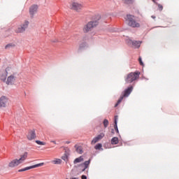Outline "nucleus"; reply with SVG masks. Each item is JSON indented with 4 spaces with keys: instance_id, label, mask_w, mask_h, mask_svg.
<instances>
[{
    "instance_id": "obj_1",
    "label": "nucleus",
    "mask_w": 179,
    "mask_h": 179,
    "mask_svg": "<svg viewBox=\"0 0 179 179\" xmlns=\"http://www.w3.org/2000/svg\"><path fill=\"white\" fill-rule=\"evenodd\" d=\"M139 75H141V73L138 71L129 73L124 77V81L127 84L134 83L135 80L139 79Z\"/></svg>"
},
{
    "instance_id": "obj_2",
    "label": "nucleus",
    "mask_w": 179,
    "mask_h": 179,
    "mask_svg": "<svg viewBox=\"0 0 179 179\" xmlns=\"http://www.w3.org/2000/svg\"><path fill=\"white\" fill-rule=\"evenodd\" d=\"M27 159V152H24V155H21L20 158L19 159H15L12 160L8 164V167L13 168V167H17L19 164H22L24 160Z\"/></svg>"
},
{
    "instance_id": "obj_3",
    "label": "nucleus",
    "mask_w": 179,
    "mask_h": 179,
    "mask_svg": "<svg viewBox=\"0 0 179 179\" xmlns=\"http://www.w3.org/2000/svg\"><path fill=\"white\" fill-rule=\"evenodd\" d=\"M126 22H127L128 26L130 27H141V24L135 20V16L132 15H127L124 17Z\"/></svg>"
},
{
    "instance_id": "obj_4",
    "label": "nucleus",
    "mask_w": 179,
    "mask_h": 179,
    "mask_svg": "<svg viewBox=\"0 0 179 179\" xmlns=\"http://www.w3.org/2000/svg\"><path fill=\"white\" fill-rule=\"evenodd\" d=\"M132 90H134L133 86H130L127 89H126L124 91L122 96H120V99L117 101V103L115 105V107H117V106H118V104L121 103V101H122V100H124V97H128V96H129L131 94V93H132Z\"/></svg>"
},
{
    "instance_id": "obj_5",
    "label": "nucleus",
    "mask_w": 179,
    "mask_h": 179,
    "mask_svg": "<svg viewBox=\"0 0 179 179\" xmlns=\"http://www.w3.org/2000/svg\"><path fill=\"white\" fill-rule=\"evenodd\" d=\"M99 24V22L97 21H90L83 27L84 33H89V31H92V29H94L96 26Z\"/></svg>"
},
{
    "instance_id": "obj_6",
    "label": "nucleus",
    "mask_w": 179,
    "mask_h": 179,
    "mask_svg": "<svg viewBox=\"0 0 179 179\" xmlns=\"http://www.w3.org/2000/svg\"><path fill=\"white\" fill-rule=\"evenodd\" d=\"M29 21L25 20L15 29V33H24V31H26V29L29 27Z\"/></svg>"
},
{
    "instance_id": "obj_7",
    "label": "nucleus",
    "mask_w": 179,
    "mask_h": 179,
    "mask_svg": "<svg viewBox=\"0 0 179 179\" xmlns=\"http://www.w3.org/2000/svg\"><path fill=\"white\" fill-rule=\"evenodd\" d=\"M71 9H73V10H76V12H80V10L83 9V4L74 1L71 3Z\"/></svg>"
},
{
    "instance_id": "obj_8",
    "label": "nucleus",
    "mask_w": 179,
    "mask_h": 179,
    "mask_svg": "<svg viewBox=\"0 0 179 179\" xmlns=\"http://www.w3.org/2000/svg\"><path fill=\"white\" fill-rule=\"evenodd\" d=\"M9 105V98L6 96H2L0 98V108H5Z\"/></svg>"
},
{
    "instance_id": "obj_9",
    "label": "nucleus",
    "mask_w": 179,
    "mask_h": 179,
    "mask_svg": "<svg viewBox=\"0 0 179 179\" xmlns=\"http://www.w3.org/2000/svg\"><path fill=\"white\" fill-rule=\"evenodd\" d=\"M42 166H44L43 162L19 169L18 171L19 173H22V171H27V170H31V169H37V167H41Z\"/></svg>"
},
{
    "instance_id": "obj_10",
    "label": "nucleus",
    "mask_w": 179,
    "mask_h": 179,
    "mask_svg": "<svg viewBox=\"0 0 179 179\" xmlns=\"http://www.w3.org/2000/svg\"><path fill=\"white\" fill-rule=\"evenodd\" d=\"M11 71H12V68L7 67L1 76V80H2L3 82H5V80H6V76H8L9 73H10Z\"/></svg>"
},
{
    "instance_id": "obj_11",
    "label": "nucleus",
    "mask_w": 179,
    "mask_h": 179,
    "mask_svg": "<svg viewBox=\"0 0 179 179\" xmlns=\"http://www.w3.org/2000/svg\"><path fill=\"white\" fill-rule=\"evenodd\" d=\"M103 138H104V133L99 134L97 136L92 139L91 144L96 145V143H97V142H99V141H101Z\"/></svg>"
},
{
    "instance_id": "obj_12",
    "label": "nucleus",
    "mask_w": 179,
    "mask_h": 179,
    "mask_svg": "<svg viewBox=\"0 0 179 179\" xmlns=\"http://www.w3.org/2000/svg\"><path fill=\"white\" fill-rule=\"evenodd\" d=\"M38 9V5H33L29 8V13L30 15L33 17L35 13H37V10Z\"/></svg>"
},
{
    "instance_id": "obj_13",
    "label": "nucleus",
    "mask_w": 179,
    "mask_h": 179,
    "mask_svg": "<svg viewBox=\"0 0 179 179\" xmlns=\"http://www.w3.org/2000/svg\"><path fill=\"white\" fill-rule=\"evenodd\" d=\"M15 80H16V78L15 77V76L11 75L7 78L6 83V85H13Z\"/></svg>"
},
{
    "instance_id": "obj_14",
    "label": "nucleus",
    "mask_w": 179,
    "mask_h": 179,
    "mask_svg": "<svg viewBox=\"0 0 179 179\" xmlns=\"http://www.w3.org/2000/svg\"><path fill=\"white\" fill-rule=\"evenodd\" d=\"M34 138H36V133H34V131H30L27 135V139H29V141H33Z\"/></svg>"
},
{
    "instance_id": "obj_15",
    "label": "nucleus",
    "mask_w": 179,
    "mask_h": 179,
    "mask_svg": "<svg viewBox=\"0 0 179 179\" xmlns=\"http://www.w3.org/2000/svg\"><path fill=\"white\" fill-rule=\"evenodd\" d=\"M131 44L134 48H139L141 47V42L138 41H134Z\"/></svg>"
},
{
    "instance_id": "obj_16",
    "label": "nucleus",
    "mask_w": 179,
    "mask_h": 179,
    "mask_svg": "<svg viewBox=\"0 0 179 179\" xmlns=\"http://www.w3.org/2000/svg\"><path fill=\"white\" fill-rule=\"evenodd\" d=\"M89 164H90V159H89L88 161H85L83 164H82L80 166H85L82 171H85V170H86V169L89 167Z\"/></svg>"
},
{
    "instance_id": "obj_17",
    "label": "nucleus",
    "mask_w": 179,
    "mask_h": 179,
    "mask_svg": "<svg viewBox=\"0 0 179 179\" xmlns=\"http://www.w3.org/2000/svg\"><path fill=\"white\" fill-rule=\"evenodd\" d=\"M117 121H118V116H115V125H114V128L115 131L117 132V134H119V131H118V126H117Z\"/></svg>"
},
{
    "instance_id": "obj_18",
    "label": "nucleus",
    "mask_w": 179,
    "mask_h": 179,
    "mask_svg": "<svg viewBox=\"0 0 179 179\" xmlns=\"http://www.w3.org/2000/svg\"><path fill=\"white\" fill-rule=\"evenodd\" d=\"M81 162H83V157H79L78 158H76L74 161H73V164H77V163H81Z\"/></svg>"
},
{
    "instance_id": "obj_19",
    "label": "nucleus",
    "mask_w": 179,
    "mask_h": 179,
    "mask_svg": "<svg viewBox=\"0 0 179 179\" xmlns=\"http://www.w3.org/2000/svg\"><path fill=\"white\" fill-rule=\"evenodd\" d=\"M119 141H118V138L117 137H113L111 139V144L112 145H117Z\"/></svg>"
},
{
    "instance_id": "obj_20",
    "label": "nucleus",
    "mask_w": 179,
    "mask_h": 179,
    "mask_svg": "<svg viewBox=\"0 0 179 179\" xmlns=\"http://www.w3.org/2000/svg\"><path fill=\"white\" fill-rule=\"evenodd\" d=\"M103 145H101V143H98V144H96L95 146H94V149L96 150H103Z\"/></svg>"
},
{
    "instance_id": "obj_21",
    "label": "nucleus",
    "mask_w": 179,
    "mask_h": 179,
    "mask_svg": "<svg viewBox=\"0 0 179 179\" xmlns=\"http://www.w3.org/2000/svg\"><path fill=\"white\" fill-rule=\"evenodd\" d=\"M62 162V161L60 159H56L52 161V163H53V164H61Z\"/></svg>"
},
{
    "instance_id": "obj_22",
    "label": "nucleus",
    "mask_w": 179,
    "mask_h": 179,
    "mask_svg": "<svg viewBox=\"0 0 179 179\" xmlns=\"http://www.w3.org/2000/svg\"><path fill=\"white\" fill-rule=\"evenodd\" d=\"M77 153H79L80 155H82L83 153V150L82 149V147H78L76 148Z\"/></svg>"
},
{
    "instance_id": "obj_23",
    "label": "nucleus",
    "mask_w": 179,
    "mask_h": 179,
    "mask_svg": "<svg viewBox=\"0 0 179 179\" xmlns=\"http://www.w3.org/2000/svg\"><path fill=\"white\" fill-rule=\"evenodd\" d=\"M108 124H109L108 120L105 119V120H103V125H104V127H105V128H107V127H108Z\"/></svg>"
},
{
    "instance_id": "obj_24",
    "label": "nucleus",
    "mask_w": 179,
    "mask_h": 179,
    "mask_svg": "<svg viewBox=\"0 0 179 179\" xmlns=\"http://www.w3.org/2000/svg\"><path fill=\"white\" fill-rule=\"evenodd\" d=\"M36 143H37V145H45V142H43V141H36Z\"/></svg>"
},
{
    "instance_id": "obj_25",
    "label": "nucleus",
    "mask_w": 179,
    "mask_h": 179,
    "mask_svg": "<svg viewBox=\"0 0 179 179\" xmlns=\"http://www.w3.org/2000/svg\"><path fill=\"white\" fill-rule=\"evenodd\" d=\"M69 156V155H68L67 153H65L64 155L62 157V160H66V159H68V157Z\"/></svg>"
},
{
    "instance_id": "obj_26",
    "label": "nucleus",
    "mask_w": 179,
    "mask_h": 179,
    "mask_svg": "<svg viewBox=\"0 0 179 179\" xmlns=\"http://www.w3.org/2000/svg\"><path fill=\"white\" fill-rule=\"evenodd\" d=\"M159 10H163V6L162 4H158Z\"/></svg>"
},
{
    "instance_id": "obj_27",
    "label": "nucleus",
    "mask_w": 179,
    "mask_h": 179,
    "mask_svg": "<svg viewBox=\"0 0 179 179\" xmlns=\"http://www.w3.org/2000/svg\"><path fill=\"white\" fill-rule=\"evenodd\" d=\"M138 61L140 62V65H142V66H143V62H142V58L139 57Z\"/></svg>"
},
{
    "instance_id": "obj_28",
    "label": "nucleus",
    "mask_w": 179,
    "mask_h": 179,
    "mask_svg": "<svg viewBox=\"0 0 179 179\" xmlns=\"http://www.w3.org/2000/svg\"><path fill=\"white\" fill-rule=\"evenodd\" d=\"M81 179H87V177L86 176H85V175H83L81 176Z\"/></svg>"
},
{
    "instance_id": "obj_29",
    "label": "nucleus",
    "mask_w": 179,
    "mask_h": 179,
    "mask_svg": "<svg viewBox=\"0 0 179 179\" xmlns=\"http://www.w3.org/2000/svg\"><path fill=\"white\" fill-rule=\"evenodd\" d=\"M9 47H12V45L8 44V45H6V48H9Z\"/></svg>"
},
{
    "instance_id": "obj_30",
    "label": "nucleus",
    "mask_w": 179,
    "mask_h": 179,
    "mask_svg": "<svg viewBox=\"0 0 179 179\" xmlns=\"http://www.w3.org/2000/svg\"><path fill=\"white\" fill-rule=\"evenodd\" d=\"M51 142H52V143H54L55 145H57V142H55V141H52Z\"/></svg>"
},
{
    "instance_id": "obj_31",
    "label": "nucleus",
    "mask_w": 179,
    "mask_h": 179,
    "mask_svg": "<svg viewBox=\"0 0 179 179\" xmlns=\"http://www.w3.org/2000/svg\"><path fill=\"white\" fill-rule=\"evenodd\" d=\"M71 179H79V178H71Z\"/></svg>"
},
{
    "instance_id": "obj_32",
    "label": "nucleus",
    "mask_w": 179,
    "mask_h": 179,
    "mask_svg": "<svg viewBox=\"0 0 179 179\" xmlns=\"http://www.w3.org/2000/svg\"><path fill=\"white\" fill-rule=\"evenodd\" d=\"M66 143L69 144V143H71V142L70 141H66Z\"/></svg>"
},
{
    "instance_id": "obj_33",
    "label": "nucleus",
    "mask_w": 179,
    "mask_h": 179,
    "mask_svg": "<svg viewBox=\"0 0 179 179\" xmlns=\"http://www.w3.org/2000/svg\"><path fill=\"white\" fill-rule=\"evenodd\" d=\"M112 134H114V129L112 130Z\"/></svg>"
},
{
    "instance_id": "obj_34",
    "label": "nucleus",
    "mask_w": 179,
    "mask_h": 179,
    "mask_svg": "<svg viewBox=\"0 0 179 179\" xmlns=\"http://www.w3.org/2000/svg\"><path fill=\"white\" fill-rule=\"evenodd\" d=\"M127 1H130V2L132 1V0H127Z\"/></svg>"
},
{
    "instance_id": "obj_35",
    "label": "nucleus",
    "mask_w": 179,
    "mask_h": 179,
    "mask_svg": "<svg viewBox=\"0 0 179 179\" xmlns=\"http://www.w3.org/2000/svg\"><path fill=\"white\" fill-rule=\"evenodd\" d=\"M153 1V2H155L156 0H152Z\"/></svg>"
}]
</instances>
